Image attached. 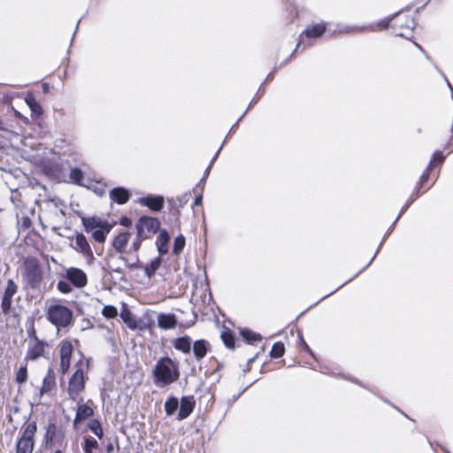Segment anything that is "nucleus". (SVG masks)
I'll return each mask as SVG.
<instances>
[{
	"mask_svg": "<svg viewBox=\"0 0 453 453\" xmlns=\"http://www.w3.org/2000/svg\"><path fill=\"white\" fill-rule=\"evenodd\" d=\"M153 376L156 384L161 386L172 384L180 377L178 365L170 357H161L155 365Z\"/></svg>",
	"mask_w": 453,
	"mask_h": 453,
	"instance_id": "f257e3e1",
	"label": "nucleus"
},
{
	"mask_svg": "<svg viewBox=\"0 0 453 453\" xmlns=\"http://www.w3.org/2000/svg\"><path fill=\"white\" fill-rule=\"evenodd\" d=\"M24 278L32 288H39L42 282V271L37 258L27 257L24 259Z\"/></svg>",
	"mask_w": 453,
	"mask_h": 453,
	"instance_id": "f03ea898",
	"label": "nucleus"
},
{
	"mask_svg": "<svg viewBox=\"0 0 453 453\" xmlns=\"http://www.w3.org/2000/svg\"><path fill=\"white\" fill-rule=\"evenodd\" d=\"M37 431L35 422H30L22 429L21 436L17 440L16 453H32L35 448V434Z\"/></svg>",
	"mask_w": 453,
	"mask_h": 453,
	"instance_id": "7ed1b4c3",
	"label": "nucleus"
},
{
	"mask_svg": "<svg viewBox=\"0 0 453 453\" xmlns=\"http://www.w3.org/2000/svg\"><path fill=\"white\" fill-rule=\"evenodd\" d=\"M73 312L64 305H51L48 310V319L58 327H65L71 324Z\"/></svg>",
	"mask_w": 453,
	"mask_h": 453,
	"instance_id": "20e7f679",
	"label": "nucleus"
},
{
	"mask_svg": "<svg viewBox=\"0 0 453 453\" xmlns=\"http://www.w3.org/2000/svg\"><path fill=\"white\" fill-rule=\"evenodd\" d=\"M136 230L139 232V237H149L145 234V229L150 234H156L160 227V222L157 218L142 216L136 223Z\"/></svg>",
	"mask_w": 453,
	"mask_h": 453,
	"instance_id": "39448f33",
	"label": "nucleus"
},
{
	"mask_svg": "<svg viewBox=\"0 0 453 453\" xmlns=\"http://www.w3.org/2000/svg\"><path fill=\"white\" fill-rule=\"evenodd\" d=\"M85 388L84 372L77 369L69 380L68 395L72 400H76L79 393Z\"/></svg>",
	"mask_w": 453,
	"mask_h": 453,
	"instance_id": "423d86ee",
	"label": "nucleus"
},
{
	"mask_svg": "<svg viewBox=\"0 0 453 453\" xmlns=\"http://www.w3.org/2000/svg\"><path fill=\"white\" fill-rule=\"evenodd\" d=\"M17 290L18 286L16 283L11 279L8 280L1 303L2 311L4 314L10 311L12 304V297L17 293Z\"/></svg>",
	"mask_w": 453,
	"mask_h": 453,
	"instance_id": "0eeeda50",
	"label": "nucleus"
},
{
	"mask_svg": "<svg viewBox=\"0 0 453 453\" xmlns=\"http://www.w3.org/2000/svg\"><path fill=\"white\" fill-rule=\"evenodd\" d=\"M65 276L77 288L85 287L88 283L86 273L81 269L76 267L67 269Z\"/></svg>",
	"mask_w": 453,
	"mask_h": 453,
	"instance_id": "6e6552de",
	"label": "nucleus"
},
{
	"mask_svg": "<svg viewBox=\"0 0 453 453\" xmlns=\"http://www.w3.org/2000/svg\"><path fill=\"white\" fill-rule=\"evenodd\" d=\"M73 248L76 251L83 254L88 260H94V254L90 248V245L88 244L86 237L82 234H76L75 242L74 245H73Z\"/></svg>",
	"mask_w": 453,
	"mask_h": 453,
	"instance_id": "1a4fd4ad",
	"label": "nucleus"
},
{
	"mask_svg": "<svg viewBox=\"0 0 453 453\" xmlns=\"http://www.w3.org/2000/svg\"><path fill=\"white\" fill-rule=\"evenodd\" d=\"M196 405V402L193 396H183L180 399L179 407V412L177 416L178 420H183L189 417V415L193 412Z\"/></svg>",
	"mask_w": 453,
	"mask_h": 453,
	"instance_id": "9d476101",
	"label": "nucleus"
},
{
	"mask_svg": "<svg viewBox=\"0 0 453 453\" xmlns=\"http://www.w3.org/2000/svg\"><path fill=\"white\" fill-rule=\"evenodd\" d=\"M73 352V346L70 342H63L60 349V366L62 372L65 373L70 367V360Z\"/></svg>",
	"mask_w": 453,
	"mask_h": 453,
	"instance_id": "9b49d317",
	"label": "nucleus"
},
{
	"mask_svg": "<svg viewBox=\"0 0 453 453\" xmlns=\"http://www.w3.org/2000/svg\"><path fill=\"white\" fill-rule=\"evenodd\" d=\"M130 197V194L127 189L118 187L110 191V198L119 204L126 203Z\"/></svg>",
	"mask_w": 453,
	"mask_h": 453,
	"instance_id": "f8f14e48",
	"label": "nucleus"
},
{
	"mask_svg": "<svg viewBox=\"0 0 453 453\" xmlns=\"http://www.w3.org/2000/svg\"><path fill=\"white\" fill-rule=\"evenodd\" d=\"M45 345L46 344L42 341L34 342L28 348L26 358L35 360L43 356Z\"/></svg>",
	"mask_w": 453,
	"mask_h": 453,
	"instance_id": "ddd939ff",
	"label": "nucleus"
},
{
	"mask_svg": "<svg viewBox=\"0 0 453 453\" xmlns=\"http://www.w3.org/2000/svg\"><path fill=\"white\" fill-rule=\"evenodd\" d=\"M82 223L87 232L102 230V227L108 224L107 221L96 217L82 219Z\"/></svg>",
	"mask_w": 453,
	"mask_h": 453,
	"instance_id": "4468645a",
	"label": "nucleus"
},
{
	"mask_svg": "<svg viewBox=\"0 0 453 453\" xmlns=\"http://www.w3.org/2000/svg\"><path fill=\"white\" fill-rule=\"evenodd\" d=\"M140 203L157 211H160L164 205V198L162 196L142 197Z\"/></svg>",
	"mask_w": 453,
	"mask_h": 453,
	"instance_id": "2eb2a0df",
	"label": "nucleus"
},
{
	"mask_svg": "<svg viewBox=\"0 0 453 453\" xmlns=\"http://www.w3.org/2000/svg\"><path fill=\"white\" fill-rule=\"evenodd\" d=\"M120 318L126 323V325L132 330H135L136 328H140L141 330H144L146 326H138L137 321L132 312L127 309L124 308L120 312Z\"/></svg>",
	"mask_w": 453,
	"mask_h": 453,
	"instance_id": "dca6fc26",
	"label": "nucleus"
},
{
	"mask_svg": "<svg viewBox=\"0 0 453 453\" xmlns=\"http://www.w3.org/2000/svg\"><path fill=\"white\" fill-rule=\"evenodd\" d=\"M157 324L162 329H172L176 326L177 320L173 314L161 313L157 316Z\"/></svg>",
	"mask_w": 453,
	"mask_h": 453,
	"instance_id": "f3484780",
	"label": "nucleus"
},
{
	"mask_svg": "<svg viewBox=\"0 0 453 453\" xmlns=\"http://www.w3.org/2000/svg\"><path fill=\"white\" fill-rule=\"evenodd\" d=\"M129 237L130 234L128 232H123L114 238L112 246L116 251L119 253H123L125 251V249L129 242Z\"/></svg>",
	"mask_w": 453,
	"mask_h": 453,
	"instance_id": "a211bd4d",
	"label": "nucleus"
},
{
	"mask_svg": "<svg viewBox=\"0 0 453 453\" xmlns=\"http://www.w3.org/2000/svg\"><path fill=\"white\" fill-rule=\"evenodd\" d=\"M55 385V372L54 370L51 367H50L42 381L41 395L51 391Z\"/></svg>",
	"mask_w": 453,
	"mask_h": 453,
	"instance_id": "6ab92c4d",
	"label": "nucleus"
},
{
	"mask_svg": "<svg viewBox=\"0 0 453 453\" xmlns=\"http://www.w3.org/2000/svg\"><path fill=\"white\" fill-rule=\"evenodd\" d=\"M193 352L197 360L203 358L208 353V342L205 340H197L194 342Z\"/></svg>",
	"mask_w": 453,
	"mask_h": 453,
	"instance_id": "aec40b11",
	"label": "nucleus"
},
{
	"mask_svg": "<svg viewBox=\"0 0 453 453\" xmlns=\"http://www.w3.org/2000/svg\"><path fill=\"white\" fill-rule=\"evenodd\" d=\"M170 240V236L165 230L160 231L159 235L157 239V246L158 252L161 255L166 254L168 252V242Z\"/></svg>",
	"mask_w": 453,
	"mask_h": 453,
	"instance_id": "412c9836",
	"label": "nucleus"
},
{
	"mask_svg": "<svg viewBox=\"0 0 453 453\" xmlns=\"http://www.w3.org/2000/svg\"><path fill=\"white\" fill-rule=\"evenodd\" d=\"M93 414L94 411L92 410V408H90L87 404H81L77 409L73 424L76 425L79 422L91 417Z\"/></svg>",
	"mask_w": 453,
	"mask_h": 453,
	"instance_id": "4be33fe9",
	"label": "nucleus"
},
{
	"mask_svg": "<svg viewBox=\"0 0 453 453\" xmlns=\"http://www.w3.org/2000/svg\"><path fill=\"white\" fill-rule=\"evenodd\" d=\"M173 346L176 349L183 353H189L191 349V339L187 335L179 337L175 340Z\"/></svg>",
	"mask_w": 453,
	"mask_h": 453,
	"instance_id": "5701e85b",
	"label": "nucleus"
},
{
	"mask_svg": "<svg viewBox=\"0 0 453 453\" xmlns=\"http://www.w3.org/2000/svg\"><path fill=\"white\" fill-rule=\"evenodd\" d=\"M179 399L176 396H170L165 403L164 408L167 416H173L179 408Z\"/></svg>",
	"mask_w": 453,
	"mask_h": 453,
	"instance_id": "b1692460",
	"label": "nucleus"
},
{
	"mask_svg": "<svg viewBox=\"0 0 453 453\" xmlns=\"http://www.w3.org/2000/svg\"><path fill=\"white\" fill-rule=\"evenodd\" d=\"M326 31L325 24H317L311 27H308L303 33L309 38H317L323 35Z\"/></svg>",
	"mask_w": 453,
	"mask_h": 453,
	"instance_id": "393cba45",
	"label": "nucleus"
},
{
	"mask_svg": "<svg viewBox=\"0 0 453 453\" xmlns=\"http://www.w3.org/2000/svg\"><path fill=\"white\" fill-rule=\"evenodd\" d=\"M111 229V225L108 223L107 225H105V227H102V230H94L90 231L89 233H91L95 241L98 242H104L106 235L110 233Z\"/></svg>",
	"mask_w": 453,
	"mask_h": 453,
	"instance_id": "a878e982",
	"label": "nucleus"
},
{
	"mask_svg": "<svg viewBox=\"0 0 453 453\" xmlns=\"http://www.w3.org/2000/svg\"><path fill=\"white\" fill-rule=\"evenodd\" d=\"M26 103L29 106L30 110L32 111V112L35 115H36V116L42 115V108L34 96H27Z\"/></svg>",
	"mask_w": 453,
	"mask_h": 453,
	"instance_id": "bb28decb",
	"label": "nucleus"
},
{
	"mask_svg": "<svg viewBox=\"0 0 453 453\" xmlns=\"http://www.w3.org/2000/svg\"><path fill=\"white\" fill-rule=\"evenodd\" d=\"M161 265V258L157 257L153 259L149 265L144 267V273L147 277L151 278L156 271L159 268Z\"/></svg>",
	"mask_w": 453,
	"mask_h": 453,
	"instance_id": "cd10ccee",
	"label": "nucleus"
},
{
	"mask_svg": "<svg viewBox=\"0 0 453 453\" xmlns=\"http://www.w3.org/2000/svg\"><path fill=\"white\" fill-rule=\"evenodd\" d=\"M285 347L280 342H276L273 345L270 355L273 358H279L284 355Z\"/></svg>",
	"mask_w": 453,
	"mask_h": 453,
	"instance_id": "c85d7f7f",
	"label": "nucleus"
},
{
	"mask_svg": "<svg viewBox=\"0 0 453 453\" xmlns=\"http://www.w3.org/2000/svg\"><path fill=\"white\" fill-rule=\"evenodd\" d=\"M221 339L228 349H234V335L227 331L222 332L221 334Z\"/></svg>",
	"mask_w": 453,
	"mask_h": 453,
	"instance_id": "c756f323",
	"label": "nucleus"
},
{
	"mask_svg": "<svg viewBox=\"0 0 453 453\" xmlns=\"http://www.w3.org/2000/svg\"><path fill=\"white\" fill-rule=\"evenodd\" d=\"M88 427L98 438L101 439L103 437V435H104L103 428H102L101 423L98 420H96V419L92 420L89 423Z\"/></svg>",
	"mask_w": 453,
	"mask_h": 453,
	"instance_id": "7c9ffc66",
	"label": "nucleus"
},
{
	"mask_svg": "<svg viewBox=\"0 0 453 453\" xmlns=\"http://www.w3.org/2000/svg\"><path fill=\"white\" fill-rule=\"evenodd\" d=\"M69 177L73 182L81 185L83 180V173L79 168H73L71 170Z\"/></svg>",
	"mask_w": 453,
	"mask_h": 453,
	"instance_id": "2f4dec72",
	"label": "nucleus"
},
{
	"mask_svg": "<svg viewBox=\"0 0 453 453\" xmlns=\"http://www.w3.org/2000/svg\"><path fill=\"white\" fill-rule=\"evenodd\" d=\"M185 246V237L183 235H179L174 239L173 250V252L175 255L180 254V252L183 250Z\"/></svg>",
	"mask_w": 453,
	"mask_h": 453,
	"instance_id": "473e14b6",
	"label": "nucleus"
},
{
	"mask_svg": "<svg viewBox=\"0 0 453 453\" xmlns=\"http://www.w3.org/2000/svg\"><path fill=\"white\" fill-rule=\"evenodd\" d=\"M242 335L245 339V341H247L249 343H251L253 342L260 341L261 340V335L260 334H256V333H254L252 331H250V330H243L242 332Z\"/></svg>",
	"mask_w": 453,
	"mask_h": 453,
	"instance_id": "72a5a7b5",
	"label": "nucleus"
},
{
	"mask_svg": "<svg viewBox=\"0 0 453 453\" xmlns=\"http://www.w3.org/2000/svg\"><path fill=\"white\" fill-rule=\"evenodd\" d=\"M102 314L107 319H113L118 315V311L115 306L105 305L103 308Z\"/></svg>",
	"mask_w": 453,
	"mask_h": 453,
	"instance_id": "f704fd0d",
	"label": "nucleus"
},
{
	"mask_svg": "<svg viewBox=\"0 0 453 453\" xmlns=\"http://www.w3.org/2000/svg\"><path fill=\"white\" fill-rule=\"evenodd\" d=\"M98 447V443L95 439L86 438L85 445H84V452L85 453H92L94 449Z\"/></svg>",
	"mask_w": 453,
	"mask_h": 453,
	"instance_id": "c9c22d12",
	"label": "nucleus"
},
{
	"mask_svg": "<svg viewBox=\"0 0 453 453\" xmlns=\"http://www.w3.org/2000/svg\"><path fill=\"white\" fill-rule=\"evenodd\" d=\"M27 380V370L26 366H22L19 369L16 374V381L19 384L26 382Z\"/></svg>",
	"mask_w": 453,
	"mask_h": 453,
	"instance_id": "e433bc0d",
	"label": "nucleus"
},
{
	"mask_svg": "<svg viewBox=\"0 0 453 453\" xmlns=\"http://www.w3.org/2000/svg\"><path fill=\"white\" fill-rule=\"evenodd\" d=\"M56 431H57V426L55 424H50L48 426L47 432H46L47 443H49L50 441H52V440L55 437Z\"/></svg>",
	"mask_w": 453,
	"mask_h": 453,
	"instance_id": "4c0bfd02",
	"label": "nucleus"
},
{
	"mask_svg": "<svg viewBox=\"0 0 453 453\" xmlns=\"http://www.w3.org/2000/svg\"><path fill=\"white\" fill-rule=\"evenodd\" d=\"M119 259L122 260L125 263V265L127 267H129V268H138V267H140V265H139V259H138L137 256H135V258L134 259L133 262H129L128 259L126 257H124V256H120Z\"/></svg>",
	"mask_w": 453,
	"mask_h": 453,
	"instance_id": "58836bf2",
	"label": "nucleus"
},
{
	"mask_svg": "<svg viewBox=\"0 0 453 453\" xmlns=\"http://www.w3.org/2000/svg\"><path fill=\"white\" fill-rule=\"evenodd\" d=\"M58 289L61 293L68 294V293H70L72 291L73 288H72L71 285L68 282L60 280L58 283Z\"/></svg>",
	"mask_w": 453,
	"mask_h": 453,
	"instance_id": "ea45409f",
	"label": "nucleus"
},
{
	"mask_svg": "<svg viewBox=\"0 0 453 453\" xmlns=\"http://www.w3.org/2000/svg\"><path fill=\"white\" fill-rule=\"evenodd\" d=\"M145 239H147V237H139V232H137L136 239L132 243L131 250L134 252L138 251L141 247L142 241Z\"/></svg>",
	"mask_w": 453,
	"mask_h": 453,
	"instance_id": "a19ab883",
	"label": "nucleus"
},
{
	"mask_svg": "<svg viewBox=\"0 0 453 453\" xmlns=\"http://www.w3.org/2000/svg\"><path fill=\"white\" fill-rule=\"evenodd\" d=\"M444 160V157L441 152L438 151L435 152L433 156V159L430 162L429 168L432 166L434 162H438L439 164H441Z\"/></svg>",
	"mask_w": 453,
	"mask_h": 453,
	"instance_id": "79ce46f5",
	"label": "nucleus"
},
{
	"mask_svg": "<svg viewBox=\"0 0 453 453\" xmlns=\"http://www.w3.org/2000/svg\"><path fill=\"white\" fill-rule=\"evenodd\" d=\"M221 149H222V146L218 150V151L216 152L215 156L212 157V159H211V163H210V165H209V166H208V168H207V170H206V172H205V176L201 180V181H203L204 178H205L206 176H208V174H209V173H210V169H211V167L212 166V165L214 164V162H215L216 158L218 157V156H219V151H220V150H221Z\"/></svg>",
	"mask_w": 453,
	"mask_h": 453,
	"instance_id": "37998d69",
	"label": "nucleus"
},
{
	"mask_svg": "<svg viewBox=\"0 0 453 453\" xmlns=\"http://www.w3.org/2000/svg\"><path fill=\"white\" fill-rule=\"evenodd\" d=\"M27 334H28V336L29 338H31L32 340H34V342H37V341H40L36 335V333H35V326L34 325H32L30 326V328L27 330Z\"/></svg>",
	"mask_w": 453,
	"mask_h": 453,
	"instance_id": "c03bdc74",
	"label": "nucleus"
},
{
	"mask_svg": "<svg viewBox=\"0 0 453 453\" xmlns=\"http://www.w3.org/2000/svg\"><path fill=\"white\" fill-rule=\"evenodd\" d=\"M405 27L409 29V30H412L415 27V21L412 18H409L407 20H406V24H405Z\"/></svg>",
	"mask_w": 453,
	"mask_h": 453,
	"instance_id": "a18cd8bd",
	"label": "nucleus"
},
{
	"mask_svg": "<svg viewBox=\"0 0 453 453\" xmlns=\"http://www.w3.org/2000/svg\"><path fill=\"white\" fill-rule=\"evenodd\" d=\"M429 176V167L426 170V172L421 175L420 181L424 182L428 179Z\"/></svg>",
	"mask_w": 453,
	"mask_h": 453,
	"instance_id": "49530a36",
	"label": "nucleus"
},
{
	"mask_svg": "<svg viewBox=\"0 0 453 453\" xmlns=\"http://www.w3.org/2000/svg\"><path fill=\"white\" fill-rule=\"evenodd\" d=\"M120 224L125 226H129L131 225V220L128 218H122Z\"/></svg>",
	"mask_w": 453,
	"mask_h": 453,
	"instance_id": "de8ad7c7",
	"label": "nucleus"
},
{
	"mask_svg": "<svg viewBox=\"0 0 453 453\" xmlns=\"http://www.w3.org/2000/svg\"><path fill=\"white\" fill-rule=\"evenodd\" d=\"M202 200H203V196H202V195L197 196L196 197V199H195V203H195V205H196V206H197V205H200V204L202 203Z\"/></svg>",
	"mask_w": 453,
	"mask_h": 453,
	"instance_id": "09e8293b",
	"label": "nucleus"
},
{
	"mask_svg": "<svg viewBox=\"0 0 453 453\" xmlns=\"http://www.w3.org/2000/svg\"><path fill=\"white\" fill-rule=\"evenodd\" d=\"M49 89H50V87L47 83H43L42 84V90L44 93H48L49 92Z\"/></svg>",
	"mask_w": 453,
	"mask_h": 453,
	"instance_id": "8fccbe9b",
	"label": "nucleus"
},
{
	"mask_svg": "<svg viewBox=\"0 0 453 453\" xmlns=\"http://www.w3.org/2000/svg\"><path fill=\"white\" fill-rule=\"evenodd\" d=\"M106 450H107L108 453L111 452L113 450V444L112 443H109L106 446Z\"/></svg>",
	"mask_w": 453,
	"mask_h": 453,
	"instance_id": "3c124183",
	"label": "nucleus"
},
{
	"mask_svg": "<svg viewBox=\"0 0 453 453\" xmlns=\"http://www.w3.org/2000/svg\"><path fill=\"white\" fill-rule=\"evenodd\" d=\"M302 343L304 346L305 349H307L309 352H311L309 346L306 344V342L303 339H302Z\"/></svg>",
	"mask_w": 453,
	"mask_h": 453,
	"instance_id": "603ef678",
	"label": "nucleus"
},
{
	"mask_svg": "<svg viewBox=\"0 0 453 453\" xmlns=\"http://www.w3.org/2000/svg\"><path fill=\"white\" fill-rule=\"evenodd\" d=\"M241 120H242V118H239V119H238V121H236V124H235V125L239 124V121H241Z\"/></svg>",
	"mask_w": 453,
	"mask_h": 453,
	"instance_id": "864d4df0",
	"label": "nucleus"
},
{
	"mask_svg": "<svg viewBox=\"0 0 453 453\" xmlns=\"http://www.w3.org/2000/svg\"><path fill=\"white\" fill-rule=\"evenodd\" d=\"M241 120H242V118H239V119H238V121H236V124H235V125L239 124V121H241Z\"/></svg>",
	"mask_w": 453,
	"mask_h": 453,
	"instance_id": "5fc2aeb1",
	"label": "nucleus"
},
{
	"mask_svg": "<svg viewBox=\"0 0 453 453\" xmlns=\"http://www.w3.org/2000/svg\"><path fill=\"white\" fill-rule=\"evenodd\" d=\"M241 120H242V118H239V119H238V121H236V124H235V125L239 124V121H241Z\"/></svg>",
	"mask_w": 453,
	"mask_h": 453,
	"instance_id": "6e6d98bb",
	"label": "nucleus"
},
{
	"mask_svg": "<svg viewBox=\"0 0 453 453\" xmlns=\"http://www.w3.org/2000/svg\"><path fill=\"white\" fill-rule=\"evenodd\" d=\"M55 453H62L61 450H56Z\"/></svg>",
	"mask_w": 453,
	"mask_h": 453,
	"instance_id": "4d7b16f0",
	"label": "nucleus"
},
{
	"mask_svg": "<svg viewBox=\"0 0 453 453\" xmlns=\"http://www.w3.org/2000/svg\"><path fill=\"white\" fill-rule=\"evenodd\" d=\"M416 45L418 46V48H419L421 50H423L422 48L420 47V45H418V44H416Z\"/></svg>",
	"mask_w": 453,
	"mask_h": 453,
	"instance_id": "13d9d810",
	"label": "nucleus"
}]
</instances>
